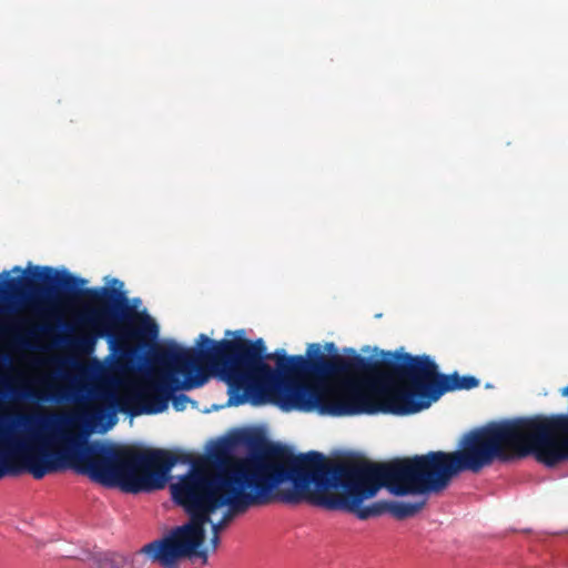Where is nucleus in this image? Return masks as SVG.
<instances>
[{"mask_svg": "<svg viewBox=\"0 0 568 568\" xmlns=\"http://www.w3.org/2000/svg\"><path fill=\"white\" fill-rule=\"evenodd\" d=\"M510 454L532 455L546 466L568 459V415L534 416L491 423L468 434L463 449L429 452L390 463H332L318 452L294 455L271 446L241 459L224 460L216 448L214 469L192 465L181 476V507L190 520L181 526V558L196 556L207 561L203 544L210 524V547L215 551L220 532L233 517L272 497L285 504L306 500L326 510H343L365 520L379 516V504L363 506L385 487L396 496L437 493L462 471L478 473Z\"/></svg>", "mask_w": 568, "mask_h": 568, "instance_id": "obj_1", "label": "nucleus"}, {"mask_svg": "<svg viewBox=\"0 0 568 568\" xmlns=\"http://www.w3.org/2000/svg\"><path fill=\"white\" fill-rule=\"evenodd\" d=\"M562 395H568V386L562 389Z\"/></svg>", "mask_w": 568, "mask_h": 568, "instance_id": "obj_18", "label": "nucleus"}, {"mask_svg": "<svg viewBox=\"0 0 568 568\" xmlns=\"http://www.w3.org/2000/svg\"><path fill=\"white\" fill-rule=\"evenodd\" d=\"M27 323L26 320L18 318L10 323V325L7 327L8 331H11L13 333L20 334L21 333V325Z\"/></svg>", "mask_w": 568, "mask_h": 568, "instance_id": "obj_14", "label": "nucleus"}, {"mask_svg": "<svg viewBox=\"0 0 568 568\" xmlns=\"http://www.w3.org/2000/svg\"><path fill=\"white\" fill-rule=\"evenodd\" d=\"M19 281L17 278H0V313H8L14 310V297L7 290L17 288Z\"/></svg>", "mask_w": 568, "mask_h": 568, "instance_id": "obj_10", "label": "nucleus"}, {"mask_svg": "<svg viewBox=\"0 0 568 568\" xmlns=\"http://www.w3.org/2000/svg\"><path fill=\"white\" fill-rule=\"evenodd\" d=\"M77 423V415L68 412L0 415V479L22 471L41 479L72 467L129 494L165 487L175 456L163 449L133 452L87 444L84 436L71 430Z\"/></svg>", "mask_w": 568, "mask_h": 568, "instance_id": "obj_2", "label": "nucleus"}, {"mask_svg": "<svg viewBox=\"0 0 568 568\" xmlns=\"http://www.w3.org/2000/svg\"><path fill=\"white\" fill-rule=\"evenodd\" d=\"M395 372L412 383L416 413L428 408L446 392L471 389L478 385V379L473 376L438 374L437 365L427 355H397Z\"/></svg>", "mask_w": 568, "mask_h": 568, "instance_id": "obj_7", "label": "nucleus"}, {"mask_svg": "<svg viewBox=\"0 0 568 568\" xmlns=\"http://www.w3.org/2000/svg\"><path fill=\"white\" fill-rule=\"evenodd\" d=\"M32 384L37 386V388H26L20 392L8 389L7 392H0V398L20 397L51 403L68 402L82 404L84 406V410L87 409L90 383L82 384L74 381L70 387L63 388L57 383L55 376L44 374L34 378Z\"/></svg>", "mask_w": 568, "mask_h": 568, "instance_id": "obj_8", "label": "nucleus"}, {"mask_svg": "<svg viewBox=\"0 0 568 568\" xmlns=\"http://www.w3.org/2000/svg\"><path fill=\"white\" fill-rule=\"evenodd\" d=\"M396 361L392 371L383 369L389 383L385 387H373L366 382V375L346 378L338 384V395L327 396V386L322 382L312 385L284 384L286 410H317L332 416H352L361 414L392 413L408 415L416 413L412 383L403 386L395 372Z\"/></svg>", "mask_w": 568, "mask_h": 568, "instance_id": "obj_5", "label": "nucleus"}, {"mask_svg": "<svg viewBox=\"0 0 568 568\" xmlns=\"http://www.w3.org/2000/svg\"><path fill=\"white\" fill-rule=\"evenodd\" d=\"M220 345L222 341L214 342L204 334L199 336L195 348H184L175 343L168 345L156 353L161 368L149 372L142 384L124 394H120L116 386L120 377L130 369L132 352H123L108 365L94 362L88 372L93 381L89 385L83 415L85 424L105 432L116 424L118 412L130 416L162 413L172 390L181 386L199 388L206 383L207 375L200 367L202 362L214 366L224 381L226 357L215 352Z\"/></svg>", "mask_w": 568, "mask_h": 568, "instance_id": "obj_3", "label": "nucleus"}, {"mask_svg": "<svg viewBox=\"0 0 568 568\" xmlns=\"http://www.w3.org/2000/svg\"><path fill=\"white\" fill-rule=\"evenodd\" d=\"M32 275L50 286L63 291L68 300H75L80 296L88 297V302L83 304L82 311L77 317V324L88 332L68 341V345L73 351L90 354L93 352L98 338L108 337L111 354L106 365L123 352H131L125 347H120L115 342L118 322L130 320L134 314L132 305L129 304V300L122 291V282L113 280V284L118 285V288L108 286L83 288L87 280L73 276L67 271H54L49 266H36Z\"/></svg>", "mask_w": 568, "mask_h": 568, "instance_id": "obj_6", "label": "nucleus"}, {"mask_svg": "<svg viewBox=\"0 0 568 568\" xmlns=\"http://www.w3.org/2000/svg\"><path fill=\"white\" fill-rule=\"evenodd\" d=\"M125 558L114 552L100 554L94 558V568H123Z\"/></svg>", "mask_w": 568, "mask_h": 568, "instance_id": "obj_12", "label": "nucleus"}, {"mask_svg": "<svg viewBox=\"0 0 568 568\" xmlns=\"http://www.w3.org/2000/svg\"><path fill=\"white\" fill-rule=\"evenodd\" d=\"M233 339H222L216 353L224 355V382L229 386V406H239L247 402L255 393H270L276 396L281 407L286 410L284 384L312 385L325 378H346L366 375V382L373 387H385L388 375L369 358L354 354L345 357L333 354L329 358L317 343L310 344L306 357L286 356L284 349L266 353L262 338H243V331L236 332Z\"/></svg>", "mask_w": 568, "mask_h": 568, "instance_id": "obj_4", "label": "nucleus"}, {"mask_svg": "<svg viewBox=\"0 0 568 568\" xmlns=\"http://www.w3.org/2000/svg\"><path fill=\"white\" fill-rule=\"evenodd\" d=\"M40 329L43 331L44 327H36V328L29 329L23 335L27 337L33 338L38 335V331H40Z\"/></svg>", "mask_w": 568, "mask_h": 568, "instance_id": "obj_15", "label": "nucleus"}, {"mask_svg": "<svg viewBox=\"0 0 568 568\" xmlns=\"http://www.w3.org/2000/svg\"><path fill=\"white\" fill-rule=\"evenodd\" d=\"M133 310L135 308L133 307ZM135 318L140 320V324L138 327L139 335L150 339H154L158 337L159 326L148 314L144 313L142 315H139L136 311H134L133 316L129 321H133Z\"/></svg>", "mask_w": 568, "mask_h": 568, "instance_id": "obj_11", "label": "nucleus"}, {"mask_svg": "<svg viewBox=\"0 0 568 568\" xmlns=\"http://www.w3.org/2000/svg\"><path fill=\"white\" fill-rule=\"evenodd\" d=\"M0 384H2V385H4L6 387H8L9 378H8V377H0Z\"/></svg>", "mask_w": 568, "mask_h": 568, "instance_id": "obj_17", "label": "nucleus"}, {"mask_svg": "<svg viewBox=\"0 0 568 568\" xmlns=\"http://www.w3.org/2000/svg\"><path fill=\"white\" fill-rule=\"evenodd\" d=\"M424 506V501L420 503H408V501H392L387 504V510L397 519H404L414 516L417 514L422 507Z\"/></svg>", "mask_w": 568, "mask_h": 568, "instance_id": "obj_9", "label": "nucleus"}, {"mask_svg": "<svg viewBox=\"0 0 568 568\" xmlns=\"http://www.w3.org/2000/svg\"><path fill=\"white\" fill-rule=\"evenodd\" d=\"M192 388H184V387H179L174 390H172V393L170 394V399L169 402L171 400L172 402V405L173 407L176 409V410H184L186 408V404L189 403V397L184 394H178L179 390H191Z\"/></svg>", "mask_w": 568, "mask_h": 568, "instance_id": "obj_13", "label": "nucleus"}, {"mask_svg": "<svg viewBox=\"0 0 568 568\" xmlns=\"http://www.w3.org/2000/svg\"><path fill=\"white\" fill-rule=\"evenodd\" d=\"M325 348H326V351H327L329 354H332V353H335V352H336V347H335L334 343H327V344L325 345Z\"/></svg>", "mask_w": 568, "mask_h": 568, "instance_id": "obj_16", "label": "nucleus"}]
</instances>
